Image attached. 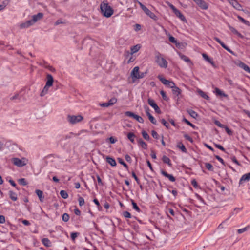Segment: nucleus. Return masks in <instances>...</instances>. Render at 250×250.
<instances>
[{"mask_svg": "<svg viewBox=\"0 0 250 250\" xmlns=\"http://www.w3.org/2000/svg\"><path fill=\"white\" fill-rule=\"evenodd\" d=\"M214 39L218 42L221 46L222 47L227 50L228 52H229L230 53H232L233 52L228 47H227L217 37H214Z\"/></svg>", "mask_w": 250, "mask_h": 250, "instance_id": "obj_14", "label": "nucleus"}, {"mask_svg": "<svg viewBox=\"0 0 250 250\" xmlns=\"http://www.w3.org/2000/svg\"><path fill=\"white\" fill-rule=\"evenodd\" d=\"M201 9L207 10L208 8V4L203 0H193Z\"/></svg>", "mask_w": 250, "mask_h": 250, "instance_id": "obj_10", "label": "nucleus"}, {"mask_svg": "<svg viewBox=\"0 0 250 250\" xmlns=\"http://www.w3.org/2000/svg\"><path fill=\"white\" fill-rule=\"evenodd\" d=\"M160 94L164 100L167 101L168 99L166 95V92L164 91L161 90L160 91Z\"/></svg>", "mask_w": 250, "mask_h": 250, "instance_id": "obj_46", "label": "nucleus"}, {"mask_svg": "<svg viewBox=\"0 0 250 250\" xmlns=\"http://www.w3.org/2000/svg\"><path fill=\"white\" fill-rule=\"evenodd\" d=\"M67 119L68 122L74 125L78 123L81 122L83 120V117L81 115H68L67 117Z\"/></svg>", "mask_w": 250, "mask_h": 250, "instance_id": "obj_4", "label": "nucleus"}, {"mask_svg": "<svg viewBox=\"0 0 250 250\" xmlns=\"http://www.w3.org/2000/svg\"><path fill=\"white\" fill-rule=\"evenodd\" d=\"M184 138H185L186 140H188V141H190V142H193V139H192V138H191L190 136H189L188 134H184Z\"/></svg>", "mask_w": 250, "mask_h": 250, "instance_id": "obj_52", "label": "nucleus"}, {"mask_svg": "<svg viewBox=\"0 0 250 250\" xmlns=\"http://www.w3.org/2000/svg\"><path fill=\"white\" fill-rule=\"evenodd\" d=\"M9 196L11 199L13 201H15L17 200V194L12 191H9Z\"/></svg>", "mask_w": 250, "mask_h": 250, "instance_id": "obj_31", "label": "nucleus"}, {"mask_svg": "<svg viewBox=\"0 0 250 250\" xmlns=\"http://www.w3.org/2000/svg\"><path fill=\"white\" fill-rule=\"evenodd\" d=\"M51 86L47 85V84H45L44 87H43V88L42 89V91H41V92L40 93V96L41 97H43L44 95H45L48 93L49 88Z\"/></svg>", "mask_w": 250, "mask_h": 250, "instance_id": "obj_25", "label": "nucleus"}, {"mask_svg": "<svg viewBox=\"0 0 250 250\" xmlns=\"http://www.w3.org/2000/svg\"><path fill=\"white\" fill-rule=\"evenodd\" d=\"M148 103L153 108H154L155 107H157V104L155 103V101L151 99H148Z\"/></svg>", "mask_w": 250, "mask_h": 250, "instance_id": "obj_34", "label": "nucleus"}, {"mask_svg": "<svg viewBox=\"0 0 250 250\" xmlns=\"http://www.w3.org/2000/svg\"><path fill=\"white\" fill-rule=\"evenodd\" d=\"M169 40L170 42L174 43H176L177 42V41L175 39V38L174 37H173V36H170L169 35Z\"/></svg>", "mask_w": 250, "mask_h": 250, "instance_id": "obj_54", "label": "nucleus"}, {"mask_svg": "<svg viewBox=\"0 0 250 250\" xmlns=\"http://www.w3.org/2000/svg\"><path fill=\"white\" fill-rule=\"evenodd\" d=\"M191 184L195 188H197L198 187L197 182H196V181L195 179H193L192 180Z\"/></svg>", "mask_w": 250, "mask_h": 250, "instance_id": "obj_62", "label": "nucleus"}, {"mask_svg": "<svg viewBox=\"0 0 250 250\" xmlns=\"http://www.w3.org/2000/svg\"><path fill=\"white\" fill-rule=\"evenodd\" d=\"M18 182L20 184L23 185V186H25L27 184V183L26 182V181L24 178H21V179H19Z\"/></svg>", "mask_w": 250, "mask_h": 250, "instance_id": "obj_44", "label": "nucleus"}, {"mask_svg": "<svg viewBox=\"0 0 250 250\" xmlns=\"http://www.w3.org/2000/svg\"><path fill=\"white\" fill-rule=\"evenodd\" d=\"M205 165L206 167V168L210 171H214V167L213 166L209 163H206L205 164Z\"/></svg>", "mask_w": 250, "mask_h": 250, "instance_id": "obj_36", "label": "nucleus"}, {"mask_svg": "<svg viewBox=\"0 0 250 250\" xmlns=\"http://www.w3.org/2000/svg\"><path fill=\"white\" fill-rule=\"evenodd\" d=\"M215 146L216 148L223 151H225V149L222 146H221L220 145H219V144H215Z\"/></svg>", "mask_w": 250, "mask_h": 250, "instance_id": "obj_61", "label": "nucleus"}, {"mask_svg": "<svg viewBox=\"0 0 250 250\" xmlns=\"http://www.w3.org/2000/svg\"><path fill=\"white\" fill-rule=\"evenodd\" d=\"M237 18L238 19L241 21L244 24H246V25H249L250 24V22L249 21L245 20L243 18H242V17H241L240 16H237Z\"/></svg>", "mask_w": 250, "mask_h": 250, "instance_id": "obj_38", "label": "nucleus"}, {"mask_svg": "<svg viewBox=\"0 0 250 250\" xmlns=\"http://www.w3.org/2000/svg\"><path fill=\"white\" fill-rule=\"evenodd\" d=\"M214 123L215 124V125H216L217 126H218L219 127H221V128L225 127V125H222V124H221L220 122L218 120H215Z\"/></svg>", "mask_w": 250, "mask_h": 250, "instance_id": "obj_49", "label": "nucleus"}, {"mask_svg": "<svg viewBox=\"0 0 250 250\" xmlns=\"http://www.w3.org/2000/svg\"><path fill=\"white\" fill-rule=\"evenodd\" d=\"M118 161L120 164L123 165V166L126 168H128L127 165L124 162V161L122 159H119Z\"/></svg>", "mask_w": 250, "mask_h": 250, "instance_id": "obj_56", "label": "nucleus"}, {"mask_svg": "<svg viewBox=\"0 0 250 250\" xmlns=\"http://www.w3.org/2000/svg\"><path fill=\"white\" fill-rule=\"evenodd\" d=\"M142 134L145 139H146V140H149L150 137L146 131H145L144 130L142 131Z\"/></svg>", "mask_w": 250, "mask_h": 250, "instance_id": "obj_40", "label": "nucleus"}, {"mask_svg": "<svg viewBox=\"0 0 250 250\" xmlns=\"http://www.w3.org/2000/svg\"><path fill=\"white\" fill-rule=\"evenodd\" d=\"M148 117L150 121L153 124L156 125L157 123V121L154 117L151 115H148Z\"/></svg>", "mask_w": 250, "mask_h": 250, "instance_id": "obj_43", "label": "nucleus"}, {"mask_svg": "<svg viewBox=\"0 0 250 250\" xmlns=\"http://www.w3.org/2000/svg\"><path fill=\"white\" fill-rule=\"evenodd\" d=\"M231 161L237 165H240L239 162L237 161L235 157L231 158Z\"/></svg>", "mask_w": 250, "mask_h": 250, "instance_id": "obj_63", "label": "nucleus"}, {"mask_svg": "<svg viewBox=\"0 0 250 250\" xmlns=\"http://www.w3.org/2000/svg\"><path fill=\"white\" fill-rule=\"evenodd\" d=\"M125 114L126 116L134 118L139 123H143L144 122V120L141 117L133 113L132 112L126 111L125 113Z\"/></svg>", "mask_w": 250, "mask_h": 250, "instance_id": "obj_8", "label": "nucleus"}, {"mask_svg": "<svg viewBox=\"0 0 250 250\" xmlns=\"http://www.w3.org/2000/svg\"><path fill=\"white\" fill-rule=\"evenodd\" d=\"M123 216L125 218H131V214L128 212V211H124L123 213Z\"/></svg>", "mask_w": 250, "mask_h": 250, "instance_id": "obj_51", "label": "nucleus"}, {"mask_svg": "<svg viewBox=\"0 0 250 250\" xmlns=\"http://www.w3.org/2000/svg\"><path fill=\"white\" fill-rule=\"evenodd\" d=\"M47 81L46 82V84L51 86L53 85L54 79L52 76L50 74H47L46 76Z\"/></svg>", "mask_w": 250, "mask_h": 250, "instance_id": "obj_17", "label": "nucleus"}, {"mask_svg": "<svg viewBox=\"0 0 250 250\" xmlns=\"http://www.w3.org/2000/svg\"><path fill=\"white\" fill-rule=\"evenodd\" d=\"M177 147L179 148L183 152H187V149L184 145L181 142L177 144Z\"/></svg>", "mask_w": 250, "mask_h": 250, "instance_id": "obj_35", "label": "nucleus"}, {"mask_svg": "<svg viewBox=\"0 0 250 250\" xmlns=\"http://www.w3.org/2000/svg\"><path fill=\"white\" fill-rule=\"evenodd\" d=\"M134 137H135V135L132 132H129L128 134H127V138L132 143H134Z\"/></svg>", "mask_w": 250, "mask_h": 250, "instance_id": "obj_33", "label": "nucleus"}, {"mask_svg": "<svg viewBox=\"0 0 250 250\" xmlns=\"http://www.w3.org/2000/svg\"><path fill=\"white\" fill-rule=\"evenodd\" d=\"M139 68L138 66L135 67L131 73V76L132 77V79L133 80V82H134L137 79H138V76L139 75Z\"/></svg>", "mask_w": 250, "mask_h": 250, "instance_id": "obj_9", "label": "nucleus"}, {"mask_svg": "<svg viewBox=\"0 0 250 250\" xmlns=\"http://www.w3.org/2000/svg\"><path fill=\"white\" fill-rule=\"evenodd\" d=\"M179 56L182 60L188 63H189L190 65H192V63L188 57L181 53H179Z\"/></svg>", "mask_w": 250, "mask_h": 250, "instance_id": "obj_23", "label": "nucleus"}, {"mask_svg": "<svg viewBox=\"0 0 250 250\" xmlns=\"http://www.w3.org/2000/svg\"><path fill=\"white\" fill-rule=\"evenodd\" d=\"M33 23L30 20H28L23 23H21L20 25V27L21 28H26L30 27L32 25Z\"/></svg>", "mask_w": 250, "mask_h": 250, "instance_id": "obj_19", "label": "nucleus"}, {"mask_svg": "<svg viewBox=\"0 0 250 250\" xmlns=\"http://www.w3.org/2000/svg\"><path fill=\"white\" fill-rule=\"evenodd\" d=\"M183 121L186 123L187 124H188V125H190V126H191L192 128H195V126L192 124V123H191L189 121H188L187 119H186V118H184L183 119Z\"/></svg>", "mask_w": 250, "mask_h": 250, "instance_id": "obj_47", "label": "nucleus"}, {"mask_svg": "<svg viewBox=\"0 0 250 250\" xmlns=\"http://www.w3.org/2000/svg\"><path fill=\"white\" fill-rule=\"evenodd\" d=\"M237 65L240 68L243 69L245 71L250 74V68L245 63L242 62H240Z\"/></svg>", "mask_w": 250, "mask_h": 250, "instance_id": "obj_16", "label": "nucleus"}, {"mask_svg": "<svg viewBox=\"0 0 250 250\" xmlns=\"http://www.w3.org/2000/svg\"><path fill=\"white\" fill-rule=\"evenodd\" d=\"M7 4V2L6 1L3 2L2 4H0V11L2 10L5 8V7L6 6Z\"/></svg>", "mask_w": 250, "mask_h": 250, "instance_id": "obj_58", "label": "nucleus"}, {"mask_svg": "<svg viewBox=\"0 0 250 250\" xmlns=\"http://www.w3.org/2000/svg\"><path fill=\"white\" fill-rule=\"evenodd\" d=\"M42 242L46 247H51V242L48 238H44L42 239Z\"/></svg>", "mask_w": 250, "mask_h": 250, "instance_id": "obj_26", "label": "nucleus"}, {"mask_svg": "<svg viewBox=\"0 0 250 250\" xmlns=\"http://www.w3.org/2000/svg\"><path fill=\"white\" fill-rule=\"evenodd\" d=\"M117 100L116 98L111 99L108 102L109 105H113V104H114L115 103H116L117 102Z\"/></svg>", "mask_w": 250, "mask_h": 250, "instance_id": "obj_55", "label": "nucleus"}, {"mask_svg": "<svg viewBox=\"0 0 250 250\" xmlns=\"http://www.w3.org/2000/svg\"><path fill=\"white\" fill-rule=\"evenodd\" d=\"M161 173L163 176L168 178L171 182H174L175 181V178L172 175L168 174L166 171L162 170Z\"/></svg>", "mask_w": 250, "mask_h": 250, "instance_id": "obj_13", "label": "nucleus"}, {"mask_svg": "<svg viewBox=\"0 0 250 250\" xmlns=\"http://www.w3.org/2000/svg\"><path fill=\"white\" fill-rule=\"evenodd\" d=\"M167 4L168 6L171 8V9L173 11V12L174 13L175 15L177 17H178L181 21H186V19L185 17L184 16V15L181 13V12L179 10L176 9L174 5H173L169 2H168Z\"/></svg>", "mask_w": 250, "mask_h": 250, "instance_id": "obj_6", "label": "nucleus"}, {"mask_svg": "<svg viewBox=\"0 0 250 250\" xmlns=\"http://www.w3.org/2000/svg\"><path fill=\"white\" fill-rule=\"evenodd\" d=\"M78 202L80 206H82L84 204V200L82 197H80L78 198Z\"/></svg>", "mask_w": 250, "mask_h": 250, "instance_id": "obj_45", "label": "nucleus"}, {"mask_svg": "<svg viewBox=\"0 0 250 250\" xmlns=\"http://www.w3.org/2000/svg\"><path fill=\"white\" fill-rule=\"evenodd\" d=\"M155 62L159 67L163 68H166L167 67L168 63L164 58L163 55L159 52L155 53Z\"/></svg>", "mask_w": 250, "mask_h": 250, "instance_id": "obj_2", "label": "nucleus"}, {"mask_svg": "<svg viewBox=\"0 0 250 250\" xmlns=\"http://www.w3.org/2000/svg\"><path fill=\"white\" fill-rule=\"evenodd\" d=\"M162 160L164 163L167 164L169 166H171L170 160L168 157L166 156H163L162 158Z\"/></svg>", "mask_w": 250, "mask_h": 250, "instance_id": "obj_32", "label": "nucleus"}, {"mask_svg": "<svg viewBox=\"0 0 250 250\" xmlns=\"http://www.w3.org/2000/svg\"><path fill=\"white\" fill-rule=\"evenodd\" d=\"M151 134H152V136H153V138H154L155 139H158L159 135L156 131H155L154 130H152Z\"/></svg>", "mask_w": 250, "mask_h": 250, "instance_id": "obj_57", "label": "nucleus"}, {"mask_svg": "<svg viewBox=\"0 0 250 250\" xmlns=\"http://www.w3.org/2000/svg\"><path fill=\"white\" fill-rule=\"evenodd\" d=\"M141 46L140 44H138L136 45L133 46L131 47L130 50H131V54H133L137 52H138L140 49L141 48Z\"/></svg>", "mask_w": 250, "mask_h": 250, "instance_id": "obj_21", "label": "nucleus"}, {"mask_svg": "<svg viewBox=\"0 0 250 250\" xmlns=\"http://www.w3.org/2000/svg\"><path fill=\"white\" fill-rule=\"evenodd\" d=\"M228 27H229V30L233 33L236 35L237 36H238V37H239L241 38H244V36L240 33H239L236 29H235L234 28H233V27H232L231 26H230L229 25Z\"/></svg>", "mask_w": 250, "mask_h": 250, "instance_id": "obj_20", "label": "nucleus"}, {"mask_svg": "<svg viewBox=\"0 0 250 250\" xmlns=\"http://www.w3.org/2000/svg\"><path fill=\"white\" fill-rule=\"evenodd\" d=\"M79 234L78 232H72L71 233V238L72 240L74 241L76 239V238L78 236Z\"/></svg>", "mask_w": 250, "mask_h": 250, "instance_id": "obj_48", "label": "nucleus"}, {"mask_svg": "<svg viewBox=\"0 0 250 250\" xmlns=\"http://www.w3.org/2000/svg\"><path fill=\"white\" fill-rule=\"evenodd\" d=\"M138 144L144 149H146L147 145V144L142 139H139L137 141Z\"/></svg>", "mask_w": 250, "mask_h": 250, "instance_id": "obj_27", "label": "nucleus"}, {"mask_svg": "<svg viewBox=\"0 0 250 250\" xmlns=\"http://www.w3.org/2000/svg\"><path fill=\"white\" fill-rule=\"evenodd\" d=\"M100 9L102 14L105 17H110L114 13L113 9L106 1H104L100 4Z\"/></svg>", "mask_w": 250, "mask_h": 250, "instance_id": "obj_1", "label": "nucleus"}, {"mask_svg": "<svg viewBox=\"0 0 250 250\" xmlns=\"http://www.w3.org/2000/svg\"><path fill=\"white\" fill-rule=\"evenodd\" d=\"M138 4L140 6L142 9L144 11V12L149 16L152 19L157 21L158 20V17L155 15L154 13L150 11L141 2H138Z\"/></svg>", "mask_w": 250, "mask_h": 250, "instance_id": "obj_5", "label": "nucleus"}, {"mask_svg": "<svg viewBox=\"0 0 250 250\" xmlns=\"http://www.w3.org/2000/svg\"><path fill=\"white\" fill-rule=\"evenodd\" d=\"M132 175L133 176V177L135 179V181H136V182L138 184H140V180L138 178V177L136 176L135 173L134 172H132Z\"/></svg>", "mask_w": 250, "mask_h": 250, "instance_id": "obj_60", "label": "nucleus"}, {"mask_svg": "<svg viewBox=\"0 0 250 250\" xmlns=\"http://www.w3.org/2000/svg\"><path fill=\"white\" fill-rule=\"evenodd\" d=\"M132 205L133 208L134 209H135L136 211H137V212H139L140 211V209L139 208L137 205L136 203H135L133 201H132Z\"/></svg>", "mask_w": 250, "mask_h": 250, "instance_id": "obj_42", "label": "nucleus"}, {"mask_svg": "<svg viewBox=\"0 0 250 250\" xmlns=\"http://www.w3.org/2000/svg\"><path fill=\"white\" fill-rule=\"evenodd\" d=\"M106 161L107 163H108L109 165H110L112 167L116 166L117 164L115 160L110 157L107 156L106 157Z\"/></svg>", "mask_w": 250, "mask_h": 250, "instance_id": "obj_18", "label": "nucleus"}, {"mask_svg": "<svg viewBox=\"0 0 250 250\" xmlns=\"http://www.w3.org/2000/svg\"><path fill=\"white\" fill-rule=\"evenodd\" d=\"M43 17V14L42 13H38L36 15L32 16V19L30 21L32 22L33 24L36 22L37 21L42 19Z\"/></svg>", "mask_w": 250, "mask_h": 250, "instance_id": "obj_12", "label": "nucleus"}, {"mask_svg": "<svg viewBox=\"0 0 250 250\" xmlns=\"http://www.w3.org/2000/svg\"><path fill=\"white\" fill-rule=\"evenodd\" d=\"M161 122L167 128H169V124L165 119H162Z\"/></svg>", "mask_w": 250, "mask_h": 250, "instance_id": "obj_53", "label": "nucleus"}, {"mask_svg": "<svg viewBox=\"0 0 250 250\" xmlns=\"http://www.w3.org/2000/svg\"><path fill=\"white\" fill-rule=\"evenodd\" d=\"M96 177H97L98 184L100 186H103L104 185V184H103L101 178L100 177V176L98 175H97L96 176Z\"/></svg>", "mask_w": 250, "mask_h": 250, "instance_id": "obj_59", "label": "nucleus"}, {"mask_svg": "<svg viewBox=\"0 0 250 250\" xmlns=\"http://www.w3.org/2000/svg\"><path fill=\"white\" fill-rule=\"evenodd\" d=\"M157 77L164 84L168 87L172 88L175 85L173 82L166 80L162 75H158Z\"/></svg>", "mask_w": 250, "mask_h": 250, "instance_id": "obj_7", "label": "nucleus"}, {"mask_svg": "<svg viewBox=\"0 0 250 250\" xmlns=\"http://www.w3.org/2000/svg\"><path fill=\"white\" fill-rule=\"evenodd\" d=\"M60 195L62 198L63 199H66L68 197V195L66 191L64 190H61L60 191Z\"/></svg>", "mask_w": 250, "mask_h": 250, "instance_id": "obj_39", "label": "nucleus"}, {"mask_svg": "<svg viewBox=\"0 0 250 250\" xmlns=\"http://www.w3.org/2000/svg\"><path fill=\"white\" fill-rule=\"evenodd\" d=\"M22 223L25 226H29L30 225L29 221L27 220H23L22 221Z\"/></svg>", "mask_w": 250, "mask_h": 250, "instance_id": "obj_64", "label": "nucleus"}, {"mask_svg": "<svg viewBox=\"0 0 250 250\" xmlns=\"http://www.w3.org/2000/svg\"><path fill=\"white\" fill-rule=\"evenodd\" d=\"M172 93L177 96H178L182 92L181 90L179 87L176 86L175 85L172 88Z\"/></svg>", "mask_w": 250, "mask_h": 250, "instance_id": "obj_24", "label": "nucleus"}, {"mask_svg": "<svg viewBox=\"0 0 250 250\" xmlns=\"http://www.w3.org/2000/svg\"><path fill=\"white\" fill-rule=\"evenodd\" d=\"M198 94L203 98H204L205 99H206V100H208L209 97V96L205 93L204 92V91H203L202 90H200V89H199L198 91H197Z\"/></svg>", "mask_w": 250, "mask_h": 250, "instance_id": "obj_30", "label": "nucleus"}, {"mask_svg": "<svg viewBox=\"0 0 250 250\" xmlns=\"http://www.w3.org/2000/svg\"><path fill=\"white\" fill-rule=\"evenodd\" d=\"M62 219L63 221L66 222L69 219V215L68 214L65 213L62 215Z\"/></svg>", "mask_w": 250, "mask_h": 250, "instance_id": "obj_41", "label": "nucleus"}, {"mask_svg": "<svg viewBox=\"0 0 250 250\" xmlns=\"http://www.w3.org/2000/svg\"><path fill=\"white\" fill-rule=\"evenodd\" d=\"M250 180V172L244 174L241 178L240 182L248 181Z\"/></svg>", "mask_w": 250, "mask_h": 250, "instance_id": "obj_28", "label": "nucleus"}, {"mask_svg": "<svg viewBox=\"0 0 250 250\" xmlns=\"http://www.w3.org/2000/svg\"><path fill=\"white\" fill-rule=\"evenodd\" d=\"M214 93L217 96L227 97L228 95L225 94L223 91L221 90L218 88L216 87L214 89Z\"/></svg>", "mask_w": 250, "mask_h": 250, "instance_id": "obj_15", "label": "nucleus"}, {"mask_svg": "<svg viewBox=\"0 0 250 250\" xmlns=\"http://www.w3.org/2000/svg\"><path fill=\"white\" fill-rule=\"evenodd\" d=\"M202 57L207 62H209V63H210L212 65H214V62H213V61H212V60L211 58H210L208 56V55H207L205 53H203L202 54Z\"/></svg>", "mask_w": 250, "mask_h": 250, "instance_id": "obj_29", "label": "nucleus"}, {"mask_svg": "<svg viewBox=\"0 0 250 250\" xmlns=\"http://www.w3.org/2000/svg\"><path fill=\"white\" fill-rule=\"evenodd\" d=\"M35 192L37 196H38L40 201L41 202H43L44 198L43 192L39 189H37L36 190Z\"/></svg>", "mask_w": 250, "mask_h": 250, "instance_id": "obj_22", "label": "nucleus"}, {"mask_svg": "<svg viewBox=\"0 0 250 250\" xmlns=\"http://www.w3.org/2000/svg\"><path fill=\"white\" fill-rule=\"evenodd\" d=\"M248 229H249V228L248 227H245L244 228L238 229L237 232L238 233L241 234V233L246 231Z\"/></svg>", "mask_w": 250, "mask_h": 250, "instance_id": "obj_50", "label": "nucleus"}, {"mask_svg": "<svg viewBox=\"0 0 250 250\" xmlns=\"http://www.w3.org/2000/svg\"><path fill=\"white\" fill-rule=\"evenodd\" d=\"M11 162L15 166L21 167L25 166L28 163V161L24 157L21 159L14 157L11 159Z\"/></svg>", "mask_w": 250, "mask_h": 250, "instance_id": "obj_3", "label": "nucleus"}, {"mask_svg": "<svg viewBox=\"0 0 250 250\" xmlns=\"http://www.w3.org/2000/svg\"><path fill=\"white\" fill-rule=\"evenodd\" d=\"M188 112L189 114V115L193 118L196 119L198 117V114L195 111L192 110H188Z\"/></svg>", "mask_w": 250, "mask_h": 250, "instance_id": "obj_37", "label": "nucleus"}, {"mask_svg": "<svg viewBox=\"0 0 250 250\" xmlns=\"http://www.w3.org/2000/svg\"><path fill=\"white\" fill-rule=\"evenodd\" d=\"M227 1L236 10H241L242 9L241 5L237 1L235 0H227Z\"/></svg>", "mask_w": 250, "mask_h": 250, "instance_id": "obj_11", "label": "nucleus"}]
</instances>
